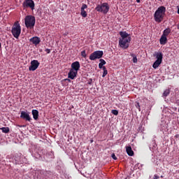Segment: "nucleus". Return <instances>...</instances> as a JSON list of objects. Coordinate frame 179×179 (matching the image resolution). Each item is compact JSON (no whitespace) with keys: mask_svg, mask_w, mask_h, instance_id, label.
Listing matches in <instances>:
<instances>
[{"mask_svg":"<svg viewBox=\"0 0 179 179\" xmlns=\"http://www.w3.org/2000/svg\"><path fill=\"white\" fill-rule=\"evenodd\" d=\"M119 34L121 37L119 38V45L123 50H127L131 43V36L127 31H120Z\"/></svg>","mask_w":179,"mask_h":179,"instance_id":"1","label":"nucleus"},{"mask_svg":"<svg viewBox=\"0 0 179 179\" xmlns=\"http://www.w3.org/2000/svg\"><path fill=\"white\" fill-rule=\"evenodd\" d=\"M166 16V7L164 6H159L154 14V19L157 23H162Z\"/></svg>","mask_w":179,"mask_h":179,"instance_id":"2","label":"nucleus"},{"mask_svg":"<svg viewBox=\"0 0 179 179\" xmlns=\"http://www.w3.org/2000/svg\"><path fill=\"white\" fill-rule=\"evenodd\" d=\"M24 23L27 29H34L36 17L33 15H27L24 19Z\"/></svg>","mask_w":179,"mask_h":179,"instance_id":"3","label":"nucleus"},{"mask_svg":"<svg viewBox=\"0 0 179 179\" xmlns=\"http://www.w3.org/2000/svg\"><path fill=\"white\" fill-rule=\"evenodd\" d=\"M11 33L15 38H19V36H20V33H22V28L20 27L19 22H15L14 23L11 29Z\"/></svg>","mask_w":179,"mask_h":179,"instance_id":"4","label":"nucleus"},{"mask_svg":"<svg viewBox=\"0 0 179 179\" xmlns=\"http://www.w3.org/2000/svg\"><path fill=\"white\" fill-rule=\"evenodd\" d=\"M95 10L106 15V13H108V10H110V6L108 5V3H103L101 5H97L95 8Z\"/></svg>","mask_w":179,"mask_h":179,"instance_id":"5","label":"nucleus"},{"mask_svg":"<svg viewBox=\"0 0 179 179\" xmlns=\"http://www.w3.org/2000/svg\"><path fill=\"white\" fill-rule=\"evenodd\" d=\"M103 52L101 50H97L94 52L90 55V59L91 61H94V59H100L103 55Z\"/></svg>","mask_w":179,"mask_h":179,"instance_id":"6","label":"nucleus"},{"mask_svg":"<svg viewBox=\"0 0 179 179\" xmlns=\"http://www.w3.org/2000/svg\"><path fill=\"white\" fill-rule=\"evenodd\" d=\"M22 6L23 8H30L31 10H34V1L33 0H24Z\"/></svg>","mask_w":179,"mask_h":179,"instance_id":"7","label":"nucleus"},{"mask_svg":"<svg viewBox=\"0 0 179 179\" xmlns=\"http://www.w3.org/2000/svg\"><path fill=\"white\" fill-rule=\"evenodd\" d=\"M38 66H40V62H38V60H32L31 62V65L29 67V71H36Z\"/></svg>","mask_w":179,"mask_h":179,"instance_id":"8","label":"nucleus"},{"mask_svg":"<svg viewBox=\"0 0 179 179\" xmlns=\"http://www.w3.org/2000/svg\"><path fill=\"white\" fill-rule=\"evenodd\" d=\"M20 118H22V120H25V121H29V122L31 121V117H30V115H29V113L25 111L21 112Z\"/></svg>","mask_w":179,"mask_h":179,"instance_id":"9","label":"nucleus"},{"mask_svg":"<svg viewBox=\"0 0 179 179\" xmlns=\"http://www.w3.org/2000/svg\"><path fill=\"white\" fill-rule=\"evenodd\" d=\"M76 76H78V71L72 70L71 69L68 73L69 79L73 80V79H75V78H76Z\"/></svg>","mask_w":179,"mask_h":179,"instance_id":"10","label":"nucleus"},{"mask_svg":"<svg viewBox=\"0 0 179 179\" xmlns=\"http://www.w3.org/2000/svg\"><path fill=\"white\" fill-rule=\"evenodd\" d=\"M71 70L76 71L78 72L80 69V63L79 62H74L71 64Z\"/></svg>","mask_w":179,"mask_h":179,"instance_id":"11","label":"nucleus"},{"mask_svg":"<svg viewBox=\"0 0 179 179\" xmlns=\"http://www.w3.org/2000/svg\"><path fill=\"white\" fill-rule=\"evenodd\" d=\"M85 9H87V6L86 4H83L80 8V15L83 17H87V13Z\"/></svg>","mask_w":179,"mask_h":179,"instance_id":"12","label":"nucleus"},{"mask_svg":"<svg viewBox=\"0 0 179 179\" xmlns=\"http://www.w3.org/2000/svg\"><path fill=\"white\" fill-rule=\"evenodd\" d=\"M30 43H32V44H34V45H38L39 43H41V40L40 38L37 36H34L29 39Z\"/></svg>","mask_w":179,"mask_h":179,"instance_id":"13","label":"nucleus"},{"mask_svg":"<svg viewBox=\"0 0 179 179\" xmlns=\"http://www.w3.org/2000/svg\"><path fill=\"white\" fill-rule=\"evenodd\" d=\"M154 57H156L157 61L163 62V53L161 52H155L154 54Z\"/></svg>","mask_w":179,"mask_h":179,"instance_id":"14","label":"nucleus"},{"mask_svg":"<svg viewBox=\"0 0 179 179\" xmlns=\"http://www.w3.org/2000/svg\"><path fill=\"white\" fill-rule=\"evenodd\" d=\"M159 43L162 45L167 44V36L162 35L159 39Z\"/></svg>","mask_w":179,"mask_h":179,"instance_id":"15","label":"nucleus"},{"mask_svg":"<svg viewBox=\"0 0 179 179\" xmlns=\"http://www.w3.org/2000/svg\"><path fill=\"white\" fill-rule=\"evenodd\" d=\"M126 152L129 156H134V151L132 150V148L131 146H127L126 148Z\"/></svg>","mask_w":179,"mask_h":179,"instance_id":"16","label":"nucleus"},{"mask_svg":"<svg viewBox=\"0 0 179 179\" xmlns=\"http://www.w3.org/2000/svg\"><path fill=\"white\" fill-rule=\"evenodd\" d=\"M31 113H32L34 120H38V110H32Z\"/></svg>","mask_w":179,"mask_h":179,"instance_id":"17","label":"nucleus"},{"mask_svg":"<svg viewBox=\"0 0 179 179\" xmlns=\"http://www.w3.org/2000/svg\"><path fill=\"white\" fill-rule=\"evenodd\" d=\"M162 64V62L159 60H156L153 64H152V68H154V69H157V68H159V66H160V64Z\"/></svg>","mask_w":179,"mask_h":179,"instance_id":"18","label":"nucleus"},{"mask_svg":"<svg viewBox=\"0 0 179 179\" xmlns=\"http://www.w3.org/2000/svg\"><path fill=\"white\" fill-rule=\"evenodd\" d=\"M171 33V29L170 28H167L165 30H164L162 36H165V37H167Z\"/></svg>","mask_w":179,"mask_h":179,"instance_id":"19","label":"nucleus"},{"mask_svg":"<svg viewBox=\"0 0 179 179\" xmlns=\"http://www.w3.org/2000/svg\"><path fill=\"white\" fill-rule=\"evenodd\" d=\"M1 129L3 134H9V127H2Z\"/></svg>","mask_w":179,"mask_h":179,"instance_id":"20","label":"nucleus"},{"mask_svg":"<svg viewBox=\"0 0 179 179\" xmlns=\"http://www.w3.org/2000/svg\"><path fill=\"white\" fill-rule=\"evenodd\" d=\"M103 73L102 75V77L105 78V76H107V73H108V71H107V69L106 68V66L103 67Z\"/></svg>","mask_w":179,"mask_h":179,"instance_id":"21","label":"nucleus"},{"mask_svg":"<svg viewBox=\"0 0 179 179\" xmlns=\"http://www.w3.org/2000/svg\"><path fill=\"white\" fill-rule=\"evenodd\" d=\"M131 57H133V62H134V64H136L138 62V58L136 57V55L132 54Z\"/></svg>","mask_w":179,"mask_h":179,"instance_id":"22","label":"nucleus"},{"mask_svg":"<svg viewBox=\"0 0 179 179\" xmlns=\"http://www.w3.org/2000/svg\"><path fill=\"white\" fill-rule=\"evenodd\" d=\"M169 94H170V90H166L164 93H163V96L164 97H167V96H169Z\"/></svg>","mask_w":179,"mask_h":179,"instance_id":"23","label":"nucleus"},{"mask_svg":"<svg viewBox=\"0 0 179 179\" xmlns=\"http://www.w3.org/2000/svg\"><path fill=\"white\" fill-rule=\"evenodd\" d=\"M135 107L138 108V111H141V105L139 104V102L135 103Z\"/></svg>","mask_w":179,"mask_h":179,"instance_id":"24","label":"nucleus"},{"mask_svg":"<svg viewBox=\"0 0 179 179\" xmlns=\"http://www.w3.org/2000/svg\"><path fill=\"white\" fill-rule=\"evenodd\" d=\"M87 55H86V50H83L81 52V57H83V58H86Z\"/></svg>","mask_w":179,"mask_h":179,"instance_id":"25","label":"nucleus"},{"mask_svg":"<svg viewBox=\"0 0 179 179\" xmlns=\"http://www.w3.org/2000/svg\"><path fill=\"white\" fill-rule=\"evenodd\" d=\"M14 159L15 160L16 163H20V157H16L15 155Z\"/></svg>","mask_w":179,"mask_h":179,"instance_id":"26","label":"nucleus"},{"mask_svg":"<svg viewBox=\"0 0 179 179\" xmlns=\"http://www.w3.org/2000/svg\"><path fill=\"white\" fill-rule=\"evenodd\" d=\"M111 113H112V114H113V115H118L117 110H112Z\"/></svg>","mask_w":179,"mask_h":179,"instance_id":"27","label":"nucleus"},{"mask_svg":"<svg viewBox=\"0 0 179 179\" xmlns=\"http://www.w3.org/2000/svg\"><path fill=\"white\" fill-rule=\"evenodd\" d=\"M100 64H101L102 65H106V62H105L104 59H100Z\"/></svg>","mask_w":179,"mask_h":179,"instance_id":"28","label":"nucleus"},{"mask_svg":"<svg viewBox=\"0 0 179 179\" xmlns=\"http://www.w3.org/2000/svg\"><path fill=\"white\" fill-rule=\"evenodd\" d=\"M111 157L112 159H113V160H117V157L115 156V154L113 153Z\"/></svg>","mask_w":179,"mask_h":179,"instance_id":"29","label":"nucleus"},{"mask_svg":"<svg viewBox=\"0 0 179 179\" xmlns=\"http://www.w3.org/2000/svg\"><path fill=\"white\" fill-rule=\"evenodd\" d=\"M103 64H101V63L99 64V69H103V68H104V66H103Z\"/></svg>","mask_w":179,"mask_h":179,"instance_id":"30","label":"nucleus"},{"mask_svg":"<svg viewBox=\"0 0 179 179\" xmlns=\"http://www.w3.org/2000/svg\"><path fill=\"white\" fill-rule=\"evenodd\" d=\"M45 51L47 52V54H50V52H51V50L50 49H45Z\"/></svg>","mask_w":179,"mask_h":179,"instance_id":"31","label":"nucleus"},{"mask_svg":"<svg viewBox=\"0 0 179 179\" xmlns=\"http://www.w3.org/2000/svg\"><path fill=\"white\" fill-rule=\"evenodd\" d=\"M153 179H159V176L157 175H155Z\"/></svg>","mask_w":179,"mask_h":179,"instance_id":"32","label":"nucleus"},{"mask_svg":"<svg viewBox=\"0 0 179 179\" xmlns=\"http://www.w3.org/2000/svg\"><path fill=\"white\" fill-rule=\"evenodd\" d=\"M65 81H67V82H71V80L69 78H66L64 79Z\"/></svg>","mask_w":179,"mask_h":179,"instance_id":"33","label":"nucleus"},{"mask_svg":"<svg viewBox=\"0 0 179 179\" xmlns=\"http://www.w3.org/2000/svg\"><path fill=\"white\" fill-rule=\"evenodd\" d=\"M1 47H2V43H1V42H0V51H1Z\"/></svg>","mask_w":179,"mask_h":179,"instance_id":"34","label":"nucleus"},{"mask_svg":"<svg viewBox=\"0 0 179 179\" xmlns=\"http://www.w3.org/2000/svg\"><path fill=\"white\" fill-rule=\"evenodd\" d=\"M136 2L138 3H139V2H141V0H136Z\"/></svg>","mask_w":179,"mask_h":179,"instance_id":"35","label":"nucleus"},{"mask_svg":"<svg viewBox=\"0 0 179 179\" xmlns=\"http://www.w3.org/2000/svg\"><path fill=\"white\" fill-rule=\"evenodd\" d=\"M178 30H179V24L178 25Z\"/></svg>","mask_w":179,"mask_h":179,"instance_id":"36","label":"nucleus"}]
</instances>
